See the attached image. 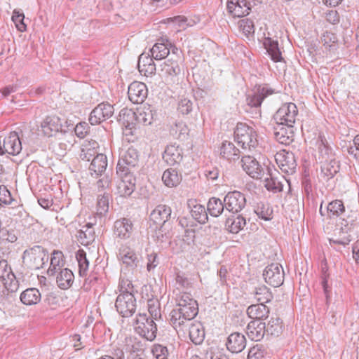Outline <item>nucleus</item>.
<instances>
[{
  "mask_svg": "<svg viewBox=\"0 0 359 359\" xmlns=\"http://www.w3.org/2000/svg\"><path fill=\"white\" fill-rule=\"evenodd\" d=\"M156 115V111L150 105H143L136 109L137 122L143 126L151 125Z\"/></svg>",
  "mask_w": 359,
  "mask_h": 359,
  "instance_id": "obj_27",
  "label": "nucleus"
},
{
  "mask_svg": "<svg viewBox=\"0 0 359 359\" xmlns=\"http://www.w3.org/2000/svg\"><path fill=\"white\" fill-rule=\"evenodd\" d=\"M247 313L254 320H259L266 318L269 314V309L265 303H259L250 306L247 309Z\"/></svg>",
  "mask_w": 359,
  "mask_h": 359,
  "instance_id": "obj_34",
  "label": "nucleus"
},
{
  "mask_svg": "<svg viewBox=\"0 0 359 359\" xmlns=\"http://www.w3.org/2000/svg\"><path fill=\"white\" fill-rule=\"evenodd\" d=\"M225 208L229 212L237 213L241 211L246 204L245 196L240 191L229 192L224 199Z\"/></svg>",
  "mask_w": 359,
  "mask_h": 359,
  "instance_id": "obj_14",
  "label": "nucleus"
},
{
  "mask_svg": "<svg viewBox=\"0 0 359 359\" xmlns=\"http://www.w3.org/2000/svg\"><path fill=\"white\" fill-rule=\"evenodd\" d=\"M63 255L62 252L55 250L50 258V266L47 271L49 276H55L63 266Z\"/></svg>",
  "mask_w": 359,
  "mask_h": 359,
  "instance_id": "obj_44",
  "label": "nucleus"
},
{
  "mask_svg": "<svg viewBox=\"0 0 359 359\" xmlns=\"http://www.w3.org/2000/svg\"><path fill=\"white\" fill-rule=\"evenodd\" d=\"M151 56L155 60H161L168 56L170 48L168 44L161 41L156 43L150 49Z\"/></svg>",
  "mask_w": 359,
  "mask_h": 359,
  "instance_id": "obj_47",
  "label": "nucleus"
},
{
  "mask_svg": "<svg viewBox=\"0 0 359 359\" xmlns=\"http://www.w3.org/2000/svg\"><path fill=\"white\" fill-rule=\"evenodd\" d=\"M225 208L224 201L222 202L219 198L212 197L208 203L207 210L213 217H218L220 215Z\"/></svg>",
  "mask_w": 359,
  "mask_h": 359,
  "instance_id": "obj_49",
  "label": "nucleus"
},
{
  "mask_svg": "<svg viewBox=\"0 0 359 359\" xmlns=\"http://www.w3.org/2000/svg\"><path fill=\"white\" fill-rule=\"evenodd\" d=\"M319 151L322 156L323 166L322 172L328 177H333L339 170L338 161L332 158L330 149L323 142L319 146Z\"/></svg>",
  "mask_w": 359,
  "mask_h": 359,
  "instance_id": "obj_8",
  "label": "nucleus"
},
{
  "mask_svg": "<svg viewBox=\"0 0 359 359\" xmlns=\"http://www.w3.org/2000/svg\"><path fill=\"white\" fill-rule=\"evenodd\" d=\"M115 306L123 317H130L135 312L136 299L131 292L120 293L116 298Z\"/></svg>",
  "mask_w": 359,
  "mask_h": 359,
  "instance_id": "obj_7",
  "label": "nucleus"
},
{
  "mask_svg": "<svg viewBox=\"0 0 359 359\" xmlns=\"http://www.w3.org/2000/svg\"><path fill=\"white\" fill-rule=\"evenodd\" d=\"M273 90L268 87H259L255 92L254 95L249 96L248 98V103L251 107H259L265 97L269 95H272Z\"/></svg>",
  "mask_w": 359,
  "mask_h": 359,
  "instance_id": "obj_37",
  "label": "nucleus"
},
{
  "mask_svg": "<svg viewBox=\"0 0 359 359\" xmlns=\"http://www.w3.org/2000/svg\"><path fill=\"white\" fill-rule=\"evenodd\" d=\"M41 299V294L36 288H28L20 294V300L25 305H34L38 304Z\"/></svg>",
  "mask_w": 359,
  "mask_h": 359,
  "instance_id": "obj_39",
  "label": "nucleus"
},
{
  "mask_svg": "<svg viewBox=\"0 0 359 359\" xmlns=\"http://www.w3.org/2000/svg\"><path fill=\"white\" fill-rule=\"evenodd\" d=\"M98 148V143L96 141L91 140L82 145L80 158L82 160L90 161L93 159L97 154H99L97 151Z\"/></svg>",
  "mask_w": 359,
  "mask_h": 359,
  "instance_id": "obj_43",
  "label": "nucleus"
},
{
  "mask_svg": "<svg viewBox=\"0 0 359 359\" xmlns=\"http://www.w3.org/2000/svg\"><path fill=\"white\" fill-rule=\"evenodd\" d=\"M118 259L124 269L133 272L140 265L141 257L130 246L123 245L119 248Z\"/></svg>",
  "mask_w": 359,
  "mask_h": 359,
  "instance_id": "obj_4",
  "label": "nucleus"
},
{
  "mask_svg": "<svg viewBox=\"0 0 359 359\" xmlns=\"http://www.w3.org/2000/svg\"><path fill=\"white\" fill-rule=\"evenodd\" d=\"M263 44L269 55L271 56L272 60L276 62L283 60L281 52L278 48V43L277 41L267 37L264 39Z\"/></svg>",
  "mask_w": 359,
  "mask_h": 359,
  "instance_id": "obj_38",
  "label": "nucleus"
},
{
  "mask_svg": "<svg viewBox=\"0 0 359 359\" xmlns=\"http://www.w3.org/2000/svg\"><path fill=\"white\" fill-rule=\"evenodd\" d=\"M254 296L259 303L269 302L273 298L272 293L269 289L264 285L255 287Z\"/></svg>",
  "mask_w": 359,
  "mask_h": 359,
  "instance_id": "obj_50",
  "label": "nucleus"
},
{
  "mask_svg": "<svg viewBox=\"0 0 359 359\" xmlns=\"http://www.w3.org/2000/svg\"><path fill=\"white\" fill-rule=\"evenodd\" d=\"M248 337L255 341H260L266 333L265 323L259 320H252L246 327Z\"/></svg>",
  "mask_w": 359,
  "mask_h": 359,
  "instance_id": "obj_24",
  "label": "nucleus"
},
{
  "mask_svg": "<svg viewBox=\"0 0 359 359\" xmlns=\"http://www.w3.org/2000/svg\"><path fill=\"white\" fill-rule=\"evenodd\" d=\"M192 109L193 102L191 100L186 97L181 98L177 108L180 113L182 114H188L192 111Z\"/></svg>",
  "mask_w": 359,
  "mask_h": 359,
  "instance_id": "obj_62",
  "label": "nucleus"
},
{
  "mask_svg": "<svg viewBox=\"0 0 359 359\" xmlns=\"http://www.w3.org/2000/svg\"><path fill=\"white\" fill-rule=\"evenodd\" d=\"M298 114L297 107L295 104L288 102L283 104L276 112L273 118L276 123L293 126Z\"/></svg>",
  "mask_w": 359,
  "mask_h": 359,
  "instance_id": "obj_6",
  "label": "nucleus"
},
{
  "mask_svg": "<svg viewBox=\"0 0 359 359\" xmlns=\"http://www.w3.org/2000/svg\"><path fill=\"white\" fill-rule=\"evenodd\" d=\"M227 10L233 17L241 18L249 13L250 7L246 0H228Z\"/></svg>",
  "mask_w": 359,
  "mask_h": 359,
  "instance_id": "obj_22",
  "label": "nucleus"
},
{
  "mask_svg": "<svg viewBox=\"0 0 359 359\" xmlns=\"http://www.w3.org/2000/svg\"><path fill=\"white\" fill-rule=\"evenodd\" d=\"M234 137L237 143L244 149L251 150L258 144L256 132L244 123L237 124Z\"/></svg>",
  "mask_w": 359,
  "mask_h": 359,
  "instance_id": "obj_2",
  "label": "nucleus"
},
{
  "mask_svg": "<svg viewBox=\"0 0 359 359\" xmlns=\"http://www.w3.org/2000/svg\"><path fill=\"white\" fill-rule=\"evenodd\" d=\"M266 333L272 336H278L282 332V325L279 318H271L267 325H265Z\"/></svg>",
  "mask_w": 359,
  "mask_h": 359,
  "instance_id": "obj_55",
  "label": "nucleus"
},
{
  "mask_svg": "<svg viewBox=\"0 0 359 359\" xmlns=\"http://www.w3.org/2000/svg\"><path fill=\"white\" fill-rule=\"evenodd\" d=\"M76 259L79 265V274L81 277L86 276L89 266V262L86 253L83 250H79L76 254Z\"/></svg>",
  "mask_w": 359,
  "mask_h": 359,
  "instance_id": "obj_52",
  "label": "nucleus"
},
{
  "mask_svg": "<svg viewBox=\"0 0 359 359\" xmlns=\"http://www.w3.org/2000/svg\"><path fill=\"white\" fill-rule=\"evenodd\" d=\"M255 212L262 219L269 221L273 218V209L269 203H257Z\"/></svg>",
  "mask_w": 359,
  "mask_h": 359,
  "instance_id": "obj_51",
  "label": "nucleus"
},
{
  "mask_svg": "<svg viewBox=\"0 0 359 359\" xmlns=\"http://www.w3.org/2000/svg\"><path fill=\"white\" fill-rule=\"evenodd\" d=\"M4 154L7 153L11 155L18 154L22 149V144L16 132L10 133L9 135L3 140Z\"/></svg>",
  "mask_w": 359,
  "mask_h": 359,
  "instance_id": "obj_21",
  "label": "nucleus"
},
{
  "mask_svg": "<svg viewBox=\"0 0 359 359\" xmlns=\"http://www.w3.org/2000/svg\"><path fill=\"white\" fill-rule=\"evenodd\" d=\"M273 136L277 142L282 144L289 145L293 142V126L276 123L273 128Z\"/></svg>",
  "mask_w": 359,
  "mask_h": 359,
  "instance_id": "obj_20",
  "label": "nucleus"
},
{
  "mask_svg": "<svg viewBox=\"0 0 359 359\" xmlns=\"http://www.w3.org/2000/svg\"><path fill=\"white\" fill-rule=\"evenodd\" d=\"M193 318L180 315L179 318L178 312L172 311L170 313V323L182 337H187L188 326L193 322Z\"/></svg>",
  "mask_w": 359,
  "mask_h": 359,
  "instance_id": "obj_18",
  "label": "nucleus"
},
{
  "mask_svg": "<svg viewBox=\"0 0 359 359\" xmlns=\"http://www.w3.org/2000/svg\"><path fill=\"white\" fill-rule=\"evenodd\" d=\"M139 161V154L137 150L130 147L119 159L116 166V173H121V172H130V167L134 168L136 166Z\"/></svg>",
  "mask_w": 359,
  "mask_h": 359,
  "instance_id": "obj_15",
  "label": "nucleus"
},
{
  "mask_svg": "<svg viewBox=\"0 0 359 359\" xmlns=\"http://www.w3.org/2000/svg\"><path fill=\"white\" fill-rule=\"evenodd\" d=\"M175 281L181 289H188L191 285L189 278L181 271L176 273Z\"/></svg>",
  "mask_w": 359,
  "mask_h": 359,
  "instance_id": "obj_63",
  "label": "nucleus"
},
{
  "mask_svg": "<svg viewBox=\"0 0 359 359\" xmlns=\"http://www.w3.org/2000/svg\"><path fill=\"white\" fill-rule=\"evenodd\" d=\"M110 197V191H104L102 194H98L96 203L97 215L103 217L107 215L109 211Z\"/></svg>",
  "mask_w": 359,
  "mask_h": 359,
  "instance_id": "obj_40",
  "label": "nucleus"
},
{
  "mask_svg": "<svg viewBox=\"0 0 359 359\" xmlns=\"http://www.w3.org/2000/svg\"><path fill=\"white\" fill-rule=\"evenodd\" d=\"M0 280L8 292H13L18 288L15 276L5 259L0 260Z\"/></svg>",
  "mask_w": 359,
  "mask_h": 359,
  "instance_id": "obj_13",
  "label": "nucleus"
},
{
  "mask_svg": "<svg viewBox=\"0 0 359 359\" xmlns=\"http://www.w3.org/2000/svg\"><path fill=\"white\" fill-rule=\"evenodd\" d=\"M151 353L156 359H168V351L165 346L161 344H154L151 348Z\"/></svg>",
  "mask_w": 359,
  "mask_h": 359,
  "instance_id": "obj_61",
  "label": "nucleus"
},
{
  "mask_svg": "<svg viewBox=\"0 0 359 359\" xmlns=\"http://www.w3.org/2000/svg\"><path fill=\"white\" fill-rule=\"evenodd\" d=\"M189 205L191 207V214L192 217L201 224H204L208 220V215L205 207L196 203V201H190Z\"/></svg>",
  "mask_w": 359,
  "mask_h": 359,
  "instance_id": "obj_42",
  "label": "nucleus"
},
{
  "mask_svg": "<svg viewBox=\"0 0 359 359\" xmlns=\"http://www.w3.org/2000/svg\"><path fill=\"white\" fill-rule=\"evenodd\" d=\"M156 320L150 318L146 313H140L135 320V330L137 334L149 341H153L156 337L157 325Z\"/></svg>",
  "mask_w": 359,
  "mask_h": 359,
  "instance_id": "obj_3",
  "label": "nucleus"
},
{
  "mask_svg": "<svg viewBox=\"0 0 359 359\" xmlns=\"http://www.w3.org/2000/svg\"><path fill=\"white\" fill-rule=\"evenodd\" d=\"M91 163L89 166V170L91 175L95 174L96 175H101L104 172L107 167V158L103 154H97L95 157L91 159Z\"/></svg>",
  "mask_w": 359,
  "mask_h": 359,
  "instance_id": "obj_36",
  "label": "nucleus"
},
{
  "mask_svg": "<svg viewBox=\"0 0 359 359\" xmlns=\"http://www.w3.org/2000/svg\"><path fill=\"white\" fill-rule=\"evenodd\" d=\"M97 176H100V179L95 184L97 191L99 194H102L104 191H110L111 177L108 173L103 174V172Z\"/></svg>",
  "mask_w": 359,
  "mask_h": 359,
  "instance_id": "obj_53",
  "label": "nucleus"
},
{
  "mask_svg": "<svg viewBox=\"0 0 359 359\" xmlns=\"http://www.w3.org/2000/svg\"><path fill=\"white\" fill-rule=\"evenodd\" d=\"M148 311L149 318L158 321L161 318L160 303L158 300L149 299L148 301Z\"/></svg>",
  "mask_w": 359,
  "mask_h": 359,
  "instance_id": "obj_56",
  "label": "nucleus"
},
{
  "mask_svg": "<svg viewBox=\"0 0 359 359\" xmlns=\"http://www.w3.org/2000/svg\"><path fill=\"white\" fill-rule=\"evenodd\" d=\"M147 86L142 82L134 81L128 86V98L134 104L142 103L147 98Z\"/></svg>",
  "mask_w": 359,
  "mask_h": 359,
  "instance_id": "obj_17",
  "label": "nucleus"
},
{
  "mask_svg": "<svg viewBox=\"0 0 359 359\" xmlns=\"http://www.w3.org/2000/svg\"><path fill=\"white\" fill-rule=\"evenodd\" d=\"M24 14L15 9L13 12L12 20L15 23L17 29L20 32H25L27 29V25L24 22Z\"/></svg>",
  "mask_w": 359,
  "mask_h": 359,
  "instance_id": "obj_59",
  "label": "nucleus"
},
{
  "mask_svg": "<svg viewBox=\"0 0 359 359\" xmlns=\"http://www.w3.org/2000/svg\"><path fill=\"white\" fill-rule=\"evenodd\" d=\"M265 187L270 191H273L274 192L281 191L283 190V184L281 182H280L276 177L274 176V174L271 172L269 170V173L267 174V177L264 179Z\"/></svg>",
  "mask_w": 359,
  "mask_h": 359,
  "instance_id": "obj_54",
  "label": "nucleus"
},
{
  "mask_svg": "<svg viewBox=\"0 0 359 359\" xmlns=\"http://www.w3.org/2000/svg\"><path fill=\"white\" fill-rule=\"evenodd\" d=\"M275 160L283 172L290 175L295 172L297 163L292 152L281 150L275 155Z\"/></svg>",
  "mask_w": 359,
  "mask_h": 359,
  "instance_id": "obj_12",
  "label": "nucleus"
},
{
  "mask_svg": "<svg viewBox=\"0 0 359 359\" xmlns=\"http://www.w3.org/2000/svg\"><path fill=\"white\" fill-rule=\"evenodd\" d=\"M245 219L242 215H238L233 218H228L225 223L226 229L232 233H237L245 226Z\"/></svg>",
  "mask_w": 359,
  "mask_h": 359,
  "instance_id": "obj_46",
  "label": "nucleus"
},
{
  "mask_svg": "<svg viewBox=\"0 0 359 359\" xmlns=\"http://www.w3.org/2000/svg\"><path fill=\"white\" fill-rule=\"evenodd\" d=\"M61 128L60 119L57 116H47L41 123V133L47 137H51Z\"/></svg>",
  "mask_w": 359,
  "mask_h": 359,
  "instance_id": "obj_26",
  "label": "nucleus"
},
{
  "mask_svg": "<svg viewBox=\"0 0 359 359\" xmlns=\"http://www.w3.org/2000/svg\"><path fill=\"white\" fill-rule=\"evenodd\" d=\"M114 114V107L109 103H100L90 113L89 121L92 125H97L109 118Z\"/></svg>",
  "mask_w": 359,
  "mask_h": 359,
  "instance_id": "obj_16",
  "label": "nucleus"
},
{
  "mask_svg": "<svg viewBox=\"0 0 359 359\" xmlns=\"http://www.w3.org/2000/svg\"><path fill=\"white\" fill-rule=\"evenodd\" d=\"M133 223L127 218H122L114 222V234L121 239L128 238L133 232Z\"/></svg>",
  "mask_w": 359,
  "mask_h": 359,
  "instance_id": "obj_23",
  "label": "nucleus"
},
{
  "mask_svg": "<svg viewBox=\"0 0 359 359\" xmlns=\"http://www.w3.org/2000/svg\"><path fill=\"white\" fill-rule=\"evenodd\" d=\"M171 215V209L166 205H158L150 214V219L157 225L164 224Z\"/></svg>",
  "mask_w": 359,
  "mask_h": 359,
  "instance_id": "obj_28",
  "label": "nucleus"
},
{
  "mask_svg": "<svg viewBox=\"0 0 359 359\" xmlns=\"http://www.w3.org/2000/svg\"><path fill=\"white\" fill-rule=\"evenodd\" d=\"M172 133L177 138L185 140L189 135V129L185 123L180 121L175 123L172 128Z\"/></svg>",
  "mask_w": 359,
  "mask_h": 359,
  "instance_id": "obj_57",
  "label": "nucleus"
},
{
  "mask_svg": "<svg viewBox=\"0 0 359 359\" xmlns=\"http://www.w3.org/2000/svg\"><path fill=\"white\" fill-rule=\"evenodd\" d=\"M163 160L170 165L179 164L182 160V151L179 147L169 145L163 155Z\"/></svg>",
  "mask_w": 359,
  "mask_h": 359,
  "instance_id": "obj_30",
  "label": "nucleus"
},
{
  "mask_svg": "<svg viewBox=\"0 0 359 359\" xmlns=\"http://www.w3.org/2000/svg\"><path fill=\"white\" fill-rule=\"evenodd\" d=\"M17 241V236L13 229H6L1 228L0 229V245L7 243H14Z\"/></svg>",
  "mask_w": 359,
  "mask_h": 359,
  "instance_id": "obj_58",
  "label": "nucleus"
},
{
  "mask_svg": "<svg viewBox=\"0 0 359 359\" xmlns=\"http://www.w3.org/2000/svg\"><path fill=\"white\" fill-rule=\"evenodd\" d=\"M239 150L230 142L225 141L222 143L220 154L228 160H236L239 158Z\"/></svg>",
  "mask_w": 359,
  "mask_h": 359,
  "instance_id": "obj_45",
  "label": "nucleus"
},
{
  "mask_svg": "<svg viewBox=\"0 0 359 359\" xmlns=\"http://www.w3.org/2000/svg\"><path fill=\"white\" fill-rule=\"evenodd\" d=\"M187 334L195 344H201L205 339L203 326L198 321H193L187 328Z\"/></svg>",
  "mask_w": 359,
  "mask_h": 359,
  "instance_id": "obj_29",
  "label": "nucleus"
},
{
  "mask_svg": "<svg viewBox=\"0 0 359 359\" xmlns=\"http://www.w3.org/2000/svg\"><path fill=\"white\" fill-rule=\"evenodd\" d=\"M93 224L87 223L82 226V229L78 231V241L83 245H88L92 243L95 239V232L93 228Z\"/></svg>",
  "mask_w": 359,
  "mask_h": 359,
  "instance_id": "obj_32",
  "label": "nucleus"
},
{
  "mask_svg": "<svg viewBox=\"0 0 359 359\" xmlns=\"http://www.w3.org/2000/svg\"><path fill=\"white\" fill-rule=\"evenodd\" d=\"M241 166L243 170L251 177L259 179L263 175L262 168L255 158L250 155L243 156Z\"/></svg>",
  "mask_w": 359,
  "mask_h": 359,
  "instance_id": "obj_19",
  "label": "nucleus"
},
{
  "mask_svg": "<svg viewBox=\"0 0 359 359\" xmlns=\"http://www.w3.org/2000/svg\"><path fill=\"white\" fill-rule=\"evenodd\" d=\"M284 275L282 266L278 263L267 266L263 272L265 281L274 287H279L283 283Z\"/></svg>",
  "mask_w": 359,
  "mask_h": 359,
  "instance_id": "obj_10",
  "label": "nucleus"
},
{
  "mask_svg": "<svg viewBox=\"0 0 359 359\" xmlns=\"http://www.w3.org/2000/svg\"><path fill=\"white\" fill-rule=\"evenodd\" d=\"M162 180L168 187H175L181 182L182 175L176 170L170 168L164 171Z\"/></svg>",
  "mask_w": 359,
  "mask_h": 359,
  "instance_id": "obj_41",
  "label": "nucleus"
},
{
  "mask_svg": "<svg viewBox=\"0 0 359 359\" xmlns=\"http://www.w3.org/2000/svg\"><path fill=\"white\" fill-rule=\"evenodd\" d=\"M149 54L142 53L140 55L138 60V69L141 74L148 76L154 74L156 71V65Z\"/></svg>",
  "mask_w": 359,
  "mask_h": 359,
  "instance_id": "obj_31",
  "label": "nucleus"
},
{
  "mask_svg": "<svg viewBox=\"0 0 359 359\" xmlns=\"http://www.w3.org/2000/svg\"><path fill=\"white\" fill-rule=\"evenodd\" d=\"M226 345L228 350L231 353H240L246 346L245 337L238 332L232 333L229 336Z\"/></svg>",
  "mask_w": 359,
  "mask_h": 359,
  "instance_id": "obj_25",
  "label": "nucleus"
},
{
  "mask_svg": "<svg viewBox=\"0 0 359 359\" xmlns=\"http://www.w3.org/2000/svg\"><path fill=\"white\" fill-rule=\"evenodd\" d=\"M176 301L177 308L174 309L173 311L178 312L179 318L182 315L194 319L198 311L196 301L192 299L188 293L180 294Z\"/></svg>",
  "mask_w": 359,
  "mask_h": 359,
  "instance_id": "obj_5",
  "label": "nucleus"
},
{
  "mask_svg": "<svg viewBox=\"0 0 359 359\" xmlns=\"http://www.w3.org/2000/svg\"><path fill=\"white\" fill-rule=\"evenodd\" d=\"M239 28L247 37H249L255 33L254 23L251 20L248 18L239 21Z\"/></svg>",
  "mask_w": 359,
  "mask_h": 359,
  "instance_id": "obj_60",
  "label": "nucleus"
},
{
  "mask_svg": "<svg viewBox=\"0 0 359 359\" xmlns=\"http://www.w3.org/2000/svg\"><path fill=\"white\" fill-rule=\"evenodd\" d=\"M158 264L159 261L156 252H151V253L147 254V269L148 271L154 269Z\"/></svg>",
  "mask_w": 359,
  "mask_h": 359,
  "instance_id": "obj_64",
  "label": "nucleus"
},
{
  "mask_svg": "<svg viewBox=\"0 0 359 359\" xmlns=\"http://www.w3.org/2000/svg\"><path fill=\"white\" fill-rule=\"evenodd\" d=\"M23 264L31 270L43 268L49 260L47 250L41 246L35 245L23 252Z\"/></svg>",
  "mask_w": 359,
  "mask_h": 359,
  "instance_id": "obj_1",
  "label": "nucleus"
},
{
  "mask_svg": "<svg viewBox=\"0 0 359 359\" xmlns=\"http://www.w3.org/2000/svg\"><path fill=\"white\" fill-rule=\"evenodd\" d=\"M56 276L57 286L62 290L69 288L74 280V273L67 268L60 270Z\"/></svg>",
  "mask_w": 359,
  "mask_h": 359,
  "instance_id": "obj_35",
  "label": "nucleus"
},
{
  "mask_svg": "<svg viewBox=\"0 0 359 359\" xmlns=\"http://www.w3.org/2000/svg\"><path fill=\"white\" fill-rule=\"evenodd\" d=\"M119 180L116 183V194L121 197L129 196L135 190V178L130 172L117 173Z\"/></svg>",
  "mask_w": 359,
  "mask_h": 359,
  "instance_id": "obj_11",
  "label": "nucleus"
},
{
  "mask_svg": "<svg viewBox=\"0 0 359 359\" xmlns=\"http://www.w3.org/2000/svg\"><path fill=\"white\" fill-rule=\"evenodd\" d=\"M345 212L344 203L341 200H334L328 203L327 213L330 218L338 217Z\"/></svg>",
  "mask_w": 359,
  "mask_h": 359,
  "instance_id": "obj_48",
  "label": "nucleus"
},
{
  "mask_svg": "<svg viewBox=\"0 0 359 359\" xmlns=\"http://www.w3.org/2000/svg\"><path fill=\"white\" fill-rule=\"evenodd\" d=\"M172 55L165 60L161 66V75L167 80L173 81L181 72L179 60L180 56L178 55L179 50L177 48L172 49Z\"/></svg>",
  "mask_w": 359,
  "mask_h": 359,
  "instance_id": "obj_9",
  "label": "nucleus"
},
{
  "mask_svg": "<svg viewBox=\"0 0 359 359\" xmlns=\"http://www.w3.org/2000/svg\"><path fill=\"white\" fill-rule=\"evenodd\" d=\"M136 111L128 108H123L121 110L118 116V121L126 129L132 130L137 124L136 118Z\"/></svg>",
  "mask_w": 359,
  "mask_h": 359,
  "instance_id": "obj_33",
  "label": "nucleus"
}]
</instances>
